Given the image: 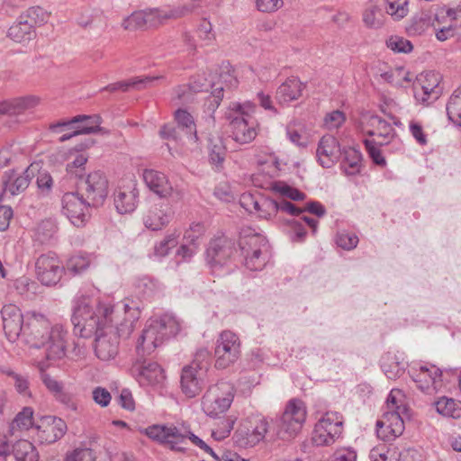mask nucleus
<instances>
[{"mask_svg":"<svg viewBox=\"0 0 461 461\" xmlns=\"http://www.w3.org/2000/svg\"><path fill=\"white\" fill-rule=\"evenodd\" d=\"M88 266V258L79 255L71 257L67 263L68 270L74 274L81 273L82 271L86 270Z\"/></svg>","mask_w":461,"mask_h":461,"instance_id":"obj_58","label":"nucleus"},{"mask_svg":"<svg viewBox=\"0 0 461 461\" xmlns=\"http://www.w3.org/2000/svg\"><path fill=\"white\" fill-rule=\"evenodd\" d=\"M213 83L211 80H205L204 84H198L197 81H192L188 85H182L175 89V95L177 100L183 104L193 101L194 93L207 92L212 89Z\"/></svg>","mask_w":461,"mask_h":461,"instance_id":"obj_35","label":"nucleus"},{"mask_svg":"<svg viewBox=\"0 0 461 461\" xmlns=\"http://www.w3.org/2000/svg\"><path fill=\"white\" fill-rule=\"evenodd\" d=\"M213 194L219 200L225 203H230L235 199L234 193L227 183L218 185L215 187Z\"/></svg>","mask_w":461,"mask_h":461,"instance_id":"obj_61","label":"nucleus"},{"mask_svg":"<svg viewBox=\"0 0 461 461\" xmlns=\"http://www.w3.org/2000/svg\"><path fill=\"white\" fill-rule=\"evenodd\" d=\"M381 367L387 378L395 380L402 375L406 364L403 358L395 354L387 353L382 357Z\"/></svg>","mask_w":461,"mask_h":461,"instance_id":"obj_34","label":"nucleus"},{"mask_svg":"<svg viewBox=\"0 0 461 461\" xmlns=\"http://www.w3.org/2000/svg\"><path fill=\"white\" fill-rule=\"evenodd\" d=\"M8 36L16 42H26L35 37V30L28 23L27 20L22 19V15H20L9 28Z\"/></svg>","mask_w":461,"mask_h":461,"instance_id":"obj_36","label":"nucleus"},{"mask_svg":"<svg viewBox=\"0 0 461 461\" xmlns=\"http://www.w3.org/2000/svg\"><path fill=\"white\" fill-rule=\"evenodd\" d=\"M438 84L439 77L437 74L429 72L420 75L414 85L415 99L426 105L433 103L440 94Z\"/></svg>","mask_w":461,"mask_h":461,"instance_id":"obj_21","label":"nucleus"},{"mask_svg":"<svg viewBox=\"0 0 461 461\" xmlns=\"http://www.w3.org/2000/svg\"><path fill=\"white\" fill-rule=\"evenodd\" d=\"M56 399L66 405L68 409L77 411L78 410V403L74 398L73 394L63 389L55 395Z\"/></svg>","mask_w":461,"mask_h":461,"instance_id":"obj_64","label":"nucleus"},{"mask_svg":"<svg viewBox=\"0 0 461 461\" xmlns=\"http://www.w3.org/2000/svg\"><path fill=\"white\" fill-rule=\"evenodd\" d=\"M13 451L16 461H38L39 459L32 443L25 439L17 441L13 447Z\"/></svg>","mask_w":461,"mask_h":461,"instance_id":"obj_39","label":"nucleus"},{"mask_svg":"<svg viewBox=\"0 0 461 461\" xmlns=\"http://www.w3.org/2000/svg\"><path fill=\"white\" fill-rule=\"evenodd\" d=\"M178 235L176 232L168 233L154 247V255L158 258L167 256L169 251L177 245Z\"/></svg>","mask_w":461,"mask_h":461,"instance_id":"obj_46","label":"nucleus"},{"mask_svg":"<svg viewBox=\"0 0 461 461\" xmlns=\"http://www.w3.org/2000/svg\"><path fill=\"white\" fill-rule=\"evenodd\" d=\"M448 119L461 126V86L454 91L447 104Z\"/></svg>","mask_w":461,"mask_h":461,"instance_id":"obj_42","label":"nucleus"},{"mask_svg":"<svg viewBox=\"0 0 461 461\" xmlns=\"http://www.w3.org/2000/svg\"><path fill=\"white\" fill-rule=\"evenodd\" d=\"M363 22L368 28H380L384 23L382 10L375 5L367 7L363 13Z\"/></svg>","mask_w":461,"mask_h":461,"instance_id":"obj_45","label":"nucleus"},{"mask_svg":"<svg viewBox=\"0 0 461 461\" xmlns=\"http://www.w3.org/2000/svg\"><path fill=\"white\" fill-rule=\"evenodd\" d=\"M361 122L366 134L377 138L379 146L390 143L395 137L393 127L376 114L366 113L362 115Z\"/></svg>","mask_w":461,"mask_h":461,"instance_id":"obj_19","label":"nucleus"},{"mask_svg":"<svg viewBox=\"0 0 461 461\" xmlns=\"http://www.w3.org/2000/svg\"><path fill=\"white\" fill-rule=\"evenodd\" d=\"M205 226L202 222H193L184 234V240L191 245H197L196 241L203 235Z\"/></svg>","mask_w":461,"mask_h":461,"instance_id":"obj_55","label":"nucleus"},{"mask_svg":"<svg viewBox=\"0 0 461 461\" xmlns=\"http://www.w3.org/2000/svg\"><path fill=\"white\" fill-rule=\"evenodd\" d=\"M92 394L94 402L101 407L108 406L112 400V395L109 391L101 386L95 387Z\"/></svg>","mask_w":461,"mask_h":461,"instance_id":"obj_62","label":"nucleus"},{"mask_svg":"<svg viewBox=\"0 0 461 461\" xmlns=\"http://www.w3.org/2000/svg\"><path fill=\"white\" fill-rule=\"evenodd\" d=\"M38 103L39 99L32 95L6 100L0 103V113L20 114L26 110L35 107Z\"/></svg>","mask_w":461,"mask_h":461,"instance_id":"obj_31","label":"nucleus"},{"mask_svg":"<svg viewBox=\"0 0 461 461\" xmlns=\"http://www.w3.org/2000/svg\"><path fill=\"white\" fill-rule=\"evenodd\" d=\"M80 195L92 206L98 207L104 203L108 195V180L105 175L96 170L81 178L78 183Z\"/></svg>","mask_w":461,"mask_h":461,"instance_id":"obj_10","label":"nucleus"},{"mask_svg":"<svg viewBox=\"0 0 461 461\" xmlns=\"http://www.w3.org/2000/svg\"><path fill=\"white\" fill-rule=\"evenodd\" d=\"M38 279L44 285H57L64 272L59 258L54 253L41 255L35 263Z\"/></svg>","mask_w":461,"mask_h":461,"instance_id":"obj_17","label":"nucleus"},{"mask_svg":"<svg viewBox=\"0 0 461 461\" xmlns=\"http://www.w3.org/2000/svg\"><path fill=\"white\" fill-rule=\"evenodd\" d=\"M346 121V115L342 111L334 110L328 113L323 119V126L328 130L339 128Z\"/></svg>","mask_w":461,"mask_h":461,"instance_id":"obj_53","label":"nucleus"},{"mask_svg":"<svg viewBox=\"0 0 461 461\" xmlns=\"http://www.w3.org/2000/svg\"><path fill=\"white\" fill-rule=\"evenodd\" d=\"M142 178L147 187L160 198H169L173 195L177 199L184 196V193L175 188L167 176L158 170L147 168L142 172Z\"/></svg>","mask_w":461,"mask_h":461,"instance_id":"obj_18","label":"nucleus"},{"mask_svg":"<svg viewBox=\"0 0 461 461\" xmlns=\"http://www.w3.org/2000/svg\"><path fill=\"white\" fill-rule=\"evenodd\" d=\"M380 110L383 113L393 120L395 125L398 126L401 124L400 121L395 117V114L400 113L402 107L394 99L384 98L383 103L380 104Z\"/></svg>","mask_w":461,"mask_h":461,"instance_id":"obj_52","label":"nucleus"},{"mask_svg":"<svg viewBox=\"0 0 461 461\" xmlns=\"http://www.w3.org/2000/svg\"><path fill=\"white\" fill-rule=\"evenodd\" d=\"M131 373L142 386L159 384L165 378L163 369L155 362H136L131 367Z\"/></svg>","mask_w":461,"mask_h":461,"instance_id":"obj_25","label":"nucleus"},{"mask_svg":"<svg viewBox=\"0 0 461 461\" xmlns=\"http://www.w3.org/2000/svg\"><path fill=\"white\" fill-rule=\"evenodd\" d=\"M24 335L32 347L45 349L48 359H60L66 355L68 330L61 324L51 325L41 313H27Z\"/></svg>","mask_w":461,"mask_h":461,"instance_id":"obj_2","label":"nucleus"},{"mask_svg":"<svg viewBox=\"0 0 461 461\" xmlns=\"http://www.w3.org/2000/svg\"><path fill=\"white\" fill-rule=\"evenodd\" d=\"M37 231L41 241L44 242L53 237L57 231V227L51 220H45L40 223Z\"/></svg>","mask_w":461,"mask_h":461,"instance_id":"obj_60","label":"nucleus"},{"mask_svg":"<svg viewBox=\"0 0 461 461\" xmlns=\"http://www.w3.org/2000/svg\"><path fill=\"white\" fill-rule=\"evenodd\" d=\"M316 155L323 167H331L341 156L340 146L337 139L332 135H324L319 141Z\"/></svg>","mask_w":461,"mask_h":461,"instance_id":"obj_27","label":"nucleus"},{"mask_svg":"<svg viewBox=\"0 0 461 461\" xmlns=\"http://www.w3.org/2000/svg\"><path fill=\"white\" fill-rule=\"evenodd\" d=\"M99 124L100 117L97 115H78L75 116L69 121H63L50 124V129L53 132L68 131V133H65L59 137V141L64 142L79 134H90L101 131L102 129L100 128Z\"/></svg>","mask_w":461,"mask_h":461,"instance_id":"obj_11","label":"nucleus"},{"mask_svg":"<svg viewBox=\"0 0 461 461\" xmlns=\"http://www.w3.org/2000/svg\"><path fill=\"white\" fill-rule=\"evenodd\" d=\"M159 18V12L157 9L133 12L125 18L122 23L127 31H136L147 26H155Z\"/></svg>","mask_w":461,"mask_h":461,"instance_id":"obj_30","label":"nucleus"},{"mask_svg":"<svg viewBox=\"0 0 461 461\" xmlns=\"http://www.w3.org/2000/svg\"><path fill=\"white\" fill-rule=\"evenodd\" d=\"M234 393V386L229 382L221 381L211 385L202 399L203 411L211 417L225 412L233 402Z\"/></svg>","mask_w":461,"mask_h":461,"instance_id":"obj_8","label":"nucleus"},{"mask_svg":"<svg viewBox=\"0 0 461 461\" xmlns=\"http://www.w3.org/2000/svg\"><path fill=\"white\" fill-rule=\"evenodd\" d=\"M1 317L6 338L9 341H15L25 328L21 310L14 304H6L1 311Z\"/></svg>","mask_w":461,"mask_h":461,"instance_id":"obj_23","label":"nucleus"},{"mask_svg":"<svg viewBox=\"0 0 461 461\" xmlns=\"http://www.w3.org/2000/svg\"><path fill=\"white\" fill-rule=\"evenodd\" d=\"M195 366H185L181 375L182 392L188 397L193 398L198 395L203 386L206 374L196 370Z\"/></svg>","mask_w":461,"mask_h":461,"instance_id":"obj_29","label":"nucleus"},{"mask_svg":"<svg viewBox=\"0 0 461 461\" xmlns=\"http://www.w3.org/2000/svg\"><path fill=\"white\" fill-rule=\"evenodd\" d=\"M92 204L78 193H67L62 197V213L76 227H83L89 219V207Z\"/></svg>","mask_w":461,"mask_h":461,"instance_id":"obj_16","label":"nucleus"},{"mask_svg":"<svg viewBox=\"0 0 461 461\" xmlns=\"http://www.w3.org/2000/svg\"><path fill=\"white\" fill-rule=\"evenodd\" d=\"M336 242L339 247L350 250L357 247L358 238L354 233L342 231L337 235Z\"/></svg>","mask_w":461,"mask_h":461,"instance_id":"obj_59","label":"nucleus"},{"mask_svg":"<svg viewBox=\"0 0 461 461\" xmlns=\"http://www.w3.org/2000/svg\"><path fill=\"white\" fill-rule=\"evenodd\" d=\"M386 13L395 20L405 17L408 14V0H385Z\"/></svg>","mask_w":461,"mask_h":461,"instance_id":"obj_48","label":"nucleus"},{"mask_svg":"<svg viewBox=\"0 0 461 461\" xmlns=\"http://www.w3.org/2000/svg\"><path fill=\"white\" fill-rule=\"evenodd\" d=\"M364 144L366 146L369 157L372 158L374 163L381 167L385 166L386 161L384 156L382 155L380 149L378 148V141H376L375 140L366 139L364 140Z\"/></svg>","mask_w":461,"mask_h":461,"instance_id":"obj_54","label":"nucleus"},{"mask_svg":"<svg viewBox=\"0 0 461 461\" xmlns=\"http://www.w3.org/2000/svg\"><path fill=\"white\" fill-rule=\"evenodd\" d=\"M137 303H94L87 295H77L73 300L71 321L74 333L81 338L95 335V353L103 361L114 359L119 352V339L127 338L140 318Z\"/></svg>","mask_w":461,"mask_h":461,"instance_id":"obj_1","label":"nucleus"},{"mask_svg":"<svg viewBox=\"0 0 461 461\" xmlns=\"http://www.w3.org/2000/svg\"><path fill=\"white\" fill-rule=\"evenodd\" d=\"M96 456L91 447H77L66 455L65 461H95Z\"/></svg>","mask_w":461,"mask_h":461,"instance_id":"obj_50","label":"nucleus"},{"mask_svg":"<svg viewBox=\"0 0 461 461\" xmlns=\"http://www.w3.org/2000/svg\"><path fill=\"white\" fill-rule=\"evenodd\" d=\"M172 216L170 205L167 203H159L147 210L143 216V223L149 230H159L170 222Z\"/></svg>","mask_w":461,"mask_h":461,"instance_id":"obj_26","label":"nucleus"},{"mask_svg":"<svg viewBox=\"0 0 461 461\" xmlns=\"http://www.w3.org/2000/svg\"><path fill=\"white\" fill-rule=\"evenodd\" d=\"M407 412L404 393L400 389H392L382 419L376 422L377 436L388 441L401 436L404 430V417L408 416Z\"/></svg>","mask_w":461,"mask_h":461,"instance_id":"obj_4","label":"nucleus"},{"mask_svg":"<svg viewBox=\"0 0 461 461\" xmlns=\"http://www.w3.org/2000/svg\"><path fill=\"white\" fill-rule=\"evenodd\" d=\"M41 443L51 444L60 439L67 432L66 422L56 416H43L35 427Z\"/></svg>","mask_w":461,"mask_h":461,"instance_id":"obj_20","label":"nucleus"},{"mask_svg":"<svg viewBox=\"0 0 461 461\" xmlns=\"http://www.w3.org/2000/svg\"><path fill=\"white\" fill-rule=\"evenodd\" d=\"M139 190L134 182L128 185L119 187L113 197V202L117 212L121 214L131 213L134 212L138 204Z\"/></svg>","mask_w":461,"mask_h":461,"instance_id":"obj_28","label":"nucleus"},{"mask_svg":"<svg viewBox=\"0 0 461 461\" xmlns=\"http://www.w3.org/2000/svg\"><path fill=\"white\" fill-rule=\"evenodd\" d=\"M22 19L27 20L28 23L34 29L46 23L49 20V14L40 6H32L22 14Z\"/></svg>","mask_w":461,"mask_h":461,"instance_id":"obj_44","label":"nucleus"},{"mask_svg":"<svg viewBox=\"0 0 461 461\" xmlns=\"http://www.w3.org/2000/svg\"><path fill=\"white\" fill-rule=\"evenodd\" d=\"M254 437L251 430L245 428L239 429L234 434L235 442L242 447H251L258 444L259 442H252Z\"/></svg>","mask_w":461,"mask_h":461,"instance_id":"obj_57","label":"nucleus"},{"mask_svg":"<svg viewBox=\"0 0 461 461\" xmlns=\"http://www.w3.org/2000/svg\"><path fill=\"white\" fill-rule=\"evenodd\" d=\"M273 190L282 196L281 199L288 198L293 201H302L305 198V194L303 192L284 182L275 183Z\"/></svg>","mask_w":461,"mask_h":461,"instance_id":"obj_47","label":"nucleus"},{"mask_svg":"<svg viewBox=\"0 0 461 461\" xmlns=\"http://www.w3.org/2000/svg\"><path fill=\"white\" fill-rule=\"evenodd\" d=\"M179 330V322L169 314L149 320L137 343L138 355H150L166 339L176 336Z\"/></svg>","mask_w":461,"mask_h":461,"instance_id":"obj_5","label":"nucleus"},{"mask_svg":"<svg viewBox=\"0 0 461 461\" xmlns=\"http://www.w3.org/2000/svg\"><path fill=\"white\" fill-rule=\"evenodd\" d=\"M386 45L390 50L397 53H409L413 48L410 41L399 36H391L387 40Z\"/></svg>","mask_w":461,"mask_h":461,"instance_id":"obj_51","label":"nucleus"},{"mask_svg":"<svg viewBox=\"0 0 461 461\" xmlns=\"http://www.w3.org/2000/svg\"><path fill=\"white\" fill-rule=\"evenodd\" d=\"M145 434L151 439L167 445L172 450L184 451L183 446L188 438L190 441L203 450L210 447L200 438L193 434L186 428H177L170 425H152L145 429Z\"/></svg>","mask_w":461,"mask_h":461,"instance_id":"obj_6","label":"nucleus"},{"mask_svg":"<svg viewBox=\"0 0 461 461\" xmlns=\"http://www.w3.org/2000/svg\"><path fill=\"white\" fill-rule=\"evenodd\" d=\"M161 78V77H134L126 81L116 82L110 84L104 87L102 90L115 92L121 90L126 92L129 88L142 90L152 86L153 82Z\"/></svg>","mask_w":461,"mask_h":461,"instance_id":"obj_33","label":"nucleus"},{"mask_svg":"<svg viewBox=\"0 0 461 461\" xmlns=\"http://www.w3.org/2000/svg\"><path fill=\"white\" fill-rule=\"evenodd\" d=\"M409 374L417 387L423 393L431 394L442 386V371L429 363L413 364Z\"/></svg>","mask_w":461,"mask_h":461,"instance_id":"obj_14","label":"nucleus"},{"mask_svg":"<svg viewBox=\"0 0 461 461\" xmlns=\"http://www.w3.org/2000/svg\"><path fill=\"white\" fill-rule=\"evenodd\" d=\"M328 461H357V453L349 447L339 448Z\"/></svg>","mask_w":461,"mask_h":461,"instance_id":"obj_63","label":"nucleus"},{"mask_svg":"<svg viewBox=\"0 0 461 461\" xmlns=\"http://www.w3.org/2000/svg\"><path fill=\"white\" fill-rule=\"evenodd\" d=\"M306 419L304 403L297 399L290 400L282 415L276 420V435L283 440L295 438Z\"/></svg>","mask_w":461,"mask_h":461,"instance_id":"obj_7","label":"nucleus"},{"mask_svg":"<svg viewBox=\"0 0 461 461\" xmlns=\"http://www.w3.org/2000/svg\"><path fill=\"white\" fill-rule=\"evenodd\" d=\"M33 176L34 169L32 165L23 171L9 169L4 172L0 199L5 200L24 192Z\"/></svg>","mask_w":461,"mask_h":461,"instance_id":"obj_15","label":"nucleus"},{"mask_svg":"<svg viewBox=\"0 0 461 461\" xmlns=\"http://www.w3.org/2000/svg\"><path fill=\"white\" fill-rule=\"evenodd\" d=\"M240 248L245 257V266L252 271L261 270L266 265L263 252L267 250V241L265 237L255 233L246 235L240 240Z\"/></svg>","mask_w":461,"mask_h":461,"instance_id":"obj_12","label":"nucleus"},{"mask_svg":"<svg viewBox=\"0 0 461 461\" xmlns=\"http://www.w3.org/2000/svg\"><path fill=\"white\" fill-rule=\"evenodd\" d=\"M208 150L210 162L217 167H221L226 156V148L222 139L220 137L210 138Z\"/></svg>","mask_w":461,"mask_h":461,"instance_id":"obj_38","label":"nucleus"},{"mask_svg":"<svg viewBox=\"0 0 461 461\" xmlns=\"http://www.w3.org/2000/svg\"><path fill=\"white\" fill-rule=\"evenodd\" d=\"M256 105L251 102L230 103L226 112L230 136L239 144H248L255 140L258 131V122L254 114Z\"/></svg>","mask_w":461,"mask_h":461,"instance_id":"obj_3","label":"nucleus"},{"mask_svg":"<svg viewBox=\"0 0 461 461\" xmlns=\"http://www.w3.org/2000/svg\"><path fill=\"white\" fill-rule=\"evenodd\" d=\"M188 366H195L196 370L206 374L210 366V352L206 348L196 351L194 358Z\"/></svg>","mask_w":461,"mask_h":461,"instance_id":"obj_56","label":"nucleus"},{"mask_svg":"<svg viewBox=\"0 0 461 461\" xmlns=\"http://www.w3.org/2000/svg\"><path fill=\"white\" fill-rule=\"evenodd\" d=\"M175 120L179 127L185 130L191 140H197L196 125L190 113L184 109H178L175 112Z\"/></svg>","mask_w":461,"mask_h":461,"instance_id":"obj_41","label":"nucleus"},{"mask_svg":"<svg viewBox=\"0 0 461 461\" xmlns=\"http://www.w3.org/2000/svg\"><path fill=\"white\" fill-rule=\"evenodd\" d=\"M343 417L336 411L326 412L316 423L312 441L317 446H330L342 433Z\"/></svg>","mask_w":461,"mask_h":461,"instance_id":"obj_13","label":"nucleus"},{"mask_svg":"<svg viewBox=\"0 0 461 461\" xmlns=\"http://www.w3.org/2000/svg\"><path fill=\"white\" fill-rule=\"evenodd\" d=\"M221 79L222 82L221 83H213V88L212 94L206 98L204 105H203V113L204 119L207 123V127H214L215 119L213 113L219 107L222 97H223V90L224 86L222 83L224 82L226 85L229 84L230 86H235L237 85L236 78L229 76L221 75Z\"/></svg>","mask_w":461,"mask_h":461,"instance_id":"obj_24","label":"nucleus"},{"mask_svg":"<svg viewBox=\"0 0 461 461\" xmlns=\"http://www.w3.org/2000/svg\"><path fill=\"white\" fill-rule=\"evenodd\" d=\"M303 83L295 78L290 77L286 79L276 91V100L280 104H287L298 99L303 92Z\"/></svg>","mask_w":461,"mask_h":461,"instance_id":"obj_32","label":"nucleus"},{"mask_svg":"<svg viewBox=\"0 0 461 461\" xmlns=\"http://www.w3.org/2000/svg\"><path fill=\"white\" fill-rule=\"evenodd\" d=\"M437 411L445 417L457 419L461 417L460 403L454 399L441 397L435 402Z\"/></svg>","mask_w":461,"mask_h":461,"instance_id":"obj_40","label":"nucleus"},{"mask_svg":"<svg viewBox=\"0 0 461 461\" xmlns=\"http://www.w3.org/2000/svg\"><path fill=\"white\" fill-rule=\"evenodd\" d=\"M342 155L341 167L347 175H355L359 171L361 154L355 149H345Z\"/></svg>","mask_w":461,"mask_h":461,"instance_id":"obj_37","label":"nucleus"},{"mask_svg":"<svg viewBox=\"0 0 461 461\" xmlns=\"http://www.w3.org/2000/svg\"><path fill=\"white\" fill-rule=\"evenodd\" d=\"M257 203L253 213L258 217L268 220L276 214V200L258 195Z\"/></svg>","mask_w":461,"mask_h":461,"instance_id":"obj_43","label":"nucleus"},{"mask_svg":"<svg viewBox=\"0 0 461 461\" xmlns=\"http://www.w3.org/2000/svg\"><path fill=\"white\" fill-rule=\"evenodd\" d=\"M33 424V410L31 407H24L14 418L12 429L19 428L28 429Z\"/></svg>","mask_w":461,"mask_h":461,"instance_id":"obj_49","label":"nucleus"},{"mask_svg":"<svg viewBox=\"0 0 461 461\" xmlns=\"http://www.w3.org/2000/svg\"><path fill=\"white\" fill-rule=\"evenodd\" d=\"M233 243L226 237L212 240L206 249V261L214 271L221 267L233 253Z\"/></svg>","mask_w":461,"mask_h":461,"instance_id":"obj_22","label":"nucleus"},{"mask_svg":"<svg viewBox=\"0 0 461 461\" xmlns=\"http://www.w3.org/2000/svg\"><path fill=\"white\" fill-rule=\"evenodd\" d=\"M215 367L225 369L233 365L240 357V340L237 334L223 330L219 335L214 349Z\"/></svg>","mask_w":461,"mask_h":461,"instance_id":"obj_9","label":"nucleus"}]
</instances>
